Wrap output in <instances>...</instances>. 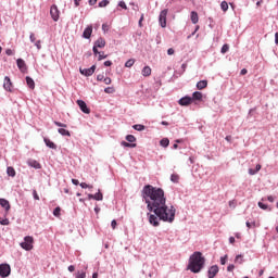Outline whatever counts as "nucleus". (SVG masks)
<instances>
[{"label":"nucleus","instance_id":"f257e3e1","mask_svg":"<svg viewBox=\"0 0 278 278\" xmlns=\"http://www.w3.org/2000/svg\"><path fill=\"white\" fill-rule=\"evenodd\" d=\"M143 199L150 212L155 215L149 214V223L153 227H160V220L164 223H174L177 210L173 205H166V195L164 189L146 185L142 190Z\"/></svg>","mask_w":278,"mask_h":278},{"label":"nucleus","instance_id":"f03ea898","mask_svg":"<svg viewBox=\"0 0 278 278\" xmlns=\"http://www.w3.org/2000/svg\"><path fill=\"white\" fill-rule=\"evenodd\" d=\"M204 267H205V256H203V253L193 252V254H191L189 257L187 270H190L191 273L197 274L200 270H203Z\"/></svg>","mask_w":278,"mask_h":278},{"label":"nucleus","instance_id":"7ed1b4c3","mask_svg":"<svg viewBox=\"0 0 278 278\" xmlns=\"http://www.w3.org/2000/svg\"><path fill=\"white\" fill-rule=\"evenodd\" d=\"M24 251H31L34 249V237L27 236L24 238V242L20 244Z\"/></svg>","mask_w":278,"mask_h":278},{"label":"nucleus","instance_id":"20e7f679","mask_svg":"<svg viewBox=\"0 0 278 278\" xmlns=\"http://www.w3.org/2000/svg\"><path fill=\"white\" fill-rule=\"evenodd\" d=\"M12 273V267L9 264H0V277L5 278L10 277Z\"/></svg>","mask_w":278,"mask_h":278},{"label":"nucleus","instance_id":"39448f33","mask_svg":"<svg viewBox=\"0 0 278 278\" xmlns=\"http://www.w3.org/2000/svg\"><path fill=\"white\" fill-rule=\"evenodd\" d=\"M166 16H168V10L164 9L163 11H161L160 16H159V22L161 27H166Z\"/></svg>","mask_w":278,"mask_h":278},{"label":"nucleus","instance_id":"423d86ee","mask_svg":"<svg viewBox=\"0 0 278 278\" xmlns=\"http://www.w3.org/2000/svg\"><path fill=\"white\" fill-rule=\"evenodd\" d=\"M50 14L53 21L55 22L60 21V10L58 9V5L53 4L51 7Z\"/></svg>","mask_w":278,"mask_h":278},{"label":"nucleus","instance_id":"0eeeda50","mask_svg":"<svg viewBox=\"0 0 278 278\" xmlns=\"http://www.w3.org/2000/svg\"><path fill=\"white\" fill-rule=\"evenodd\" d=\"M3 88L8 92H12V88H14V85L12 84V80L8 76L4 77Z\"/></svg>","mask_w":278,"mask_h":278},{"label":"nucleus","instance_id":"6e6552de","mask_svg":"<svg viewBox=\"0 0 278 278\" xmlns=\"http://www.w3.org/2000/svg\"><path fill=\"white\" fill-rule=\"evenodd\" d=\"M94 71H97V65H92L90 68L80 70L81 75H85V77H90L91 75H94Z\"/></svg>","mask_w":278,"mask_h":278},{"label":"nucleus","instance_id":"1a4fd4ad","mask_svg":"<svg viewBox=\"0 0 278 278\" xmlns=\"http://www.w3.org/2000/svg\"><path fill=\"white\" fill-rule=\"evenodd\" d=\"M76 103L81 112H84V114H90V109H88V105L86 104V102H84V100H77Z\"/></svg>","mask_w":278,"mask_h":278},{"label":"nucleus","instance_id":"9d476101","mask_svg":"<svg viewBox=\"0 0 278 278\" xmlns=\"http://www.w3.org/2000/svg\"><path fill=\"white\" fill-rule=\"evenodd\" d=\"M218 267H217V265H213V266H211L210 268H208V271H207V274H208V278H214V277H216V275H218Z\"/></svg>","mask_w":278,"mask_h":278},{"label":"nucleus","instance_id":"9b49d317","mask_svg":"<svg viewBox=\"0 0 278 278\" xmlns=\"http://www.w3.org/2000/svg\"><path fill=\"white\" fill-rule=\"evenodd\" d=\"M16 64L17 68H20L22 73H25V71H27V64H25V61L23 59H17Z\"/></svg>","mask_w":278,"mask_h":278},{"label":"nucleus","instance_id":"f8f14e48","mask_svg":"<svg viewBox=\"0 0 278 278\" xmlns=\"http://www.w3.org/2000/svg\"><path fill=\"white\" fill-rule=\"evenodd\" d=\"M0 205L5 210V212H10V208H11L10 201L3 198H0Z\"/></svg>","mask_w":278,"mask_h":278},{"label":"nucleus","instance_id":"ddd939ff","mask_svg":"<svg viewBox=\"0 0 278 278\" xmlns=\"http://www.w3.org/2000/svg\"><path fill=\"white\" fill-rule=\"evenodd\" d=\"M90 36H92V26H87L83 33V38H86L87 40L90 39Z\"/></svg>","mask_w":278,"mask_h":278},{"label":"nucleus","instance_id":"4468645a","mask_svg":"<svg viewBox=\"0 0 278 278\" xmlns=\"http://www.w3.org/2000/svg\"><path fill=\"white\" fill-rule=\"evenodd\" d=\"M93 47H97L98 49L105 48V39L103 37L98 38V40L94 42Z\"/></svg>","mask_w":278,"mask_h":278},{"label":"nucleus","instance_id":"2eb2a0df","mask_svg":"<svg viewBox=\"0 0 278 278\" xmlns=\"http://www.w3.org/2000/svg\"><path fill=\"white\" fill-rule=\"evenodd\" d=\"M192 103V98L185 97L179 100V105H190Z\"/></svg>","mask_w":278,"mask_h":278},{"label":"nucleus","instance_id":"dca6fc26","mask_svg":"<svg viewBox=\"0 0 278 278\" xmlns=\"http://www.w3.org/2000/svg\"><path fill=\"white\" fill-rule=\"evenodd\" d=\"M45 144L49 147V149H58V146L51 141L49 138H43Z\"/></svg>","mask_w":278,"mask_h":278},{"label":"nucleus","instance_id":"f3484780","mask_svg":"<svg viewBox=\"0 0 278 278\" xmlns=\"http://www.w3.org/2000/svg\"><path fill=\"white\" fill-rule=\"evenodd\" d=\"M26 84H27L28 88H30V90H34V88H36V83L29 76L26 77Z\"/></svg>","mask_w":278,"mask_h":278},{"label":"nucleus","instance_id":"a211bd4d","mask_svg":"<svg viewBox=\"0 0 278 278\" xmlns=\"http://www.w3.org/2000/svg\"><path fill=\"white\" fill-rule=\"evenodd\" d=\"M198 90H205L207 88V80H200L197 84Z\"/></svg>","mask_w":278,"mask_h":278},{"label":"nucleus","instance_id":"6ab92c4d","mask_svg":"<svg viewBox=\"0 0 278 278\" xmlns=\"http://www.w3.org/2000/svg\"><path fill=\"white\" fill-rule=\"evenodd\" d=\"M191 23H193V25H197V23H199V13H197V11L191 12Z\"/></svg>","mask_w":278,"mask_h":278},{"label":"nucleus","instance_id":"aec40b11","mask_svg":"<svg viewBox=\"0 0 278 278\" xmlns=\"http://www.w3.org/2000/svg\"><path fill=\"white\" fill-rule=\"evenodd\" d=\"M260 170H262V165L261 164H257L255 166V169L253 168H250L249 169V175H257V173H260Z\"/></svg>","mask_w":278,"mask_h":278},{"label":"nucleus","instance_id":"412c9836","mask_svg":"<svg viewBox=\"0 0 278 278\" xmlns=\"http://www.w3.org/2000/svg\"><path fill=\"white\" fill-rule=\"evenodd\" d=\"M141 75H143V77H151V68L149 66H144L141 71Z\"/></svg>","mask_w":278,"mask_h":278},{"label":"nucleus","instance_id":"4be33fe9","mask_svg":"<svg viewBox=\"0 0 278 278\" xmlns=\"http://www.w3.org/2000/svg\"><path fill=\"white\" fill-rule=\"evenodd\" d=\"M194 101H201L203 99V93H201V91H195L192 94V98Z\"/></svg>","mask_w":278,"mask_h":278},{"label":"nucleus","instance_id":"5701e85b","mask_svg":"<svg viewBox=\"0 0 278 278\" xmlns=\"http://www.w3.org/2000/svg\"><path fill=\"white\" fill-rule=\"evenodd\" d=\"M7 175H9V177H16V169H14L12 166H9L7 168Z\"/></svg>","mask_w":278,"mask_h":278},{"label":"nucleus","instance_id":"b1692460","mask_svg":"<svg viewBox=\"0 0 278 278\" xmlns=\"http://www.w3.org/2000/svg\"><path fill=\"white\" fill-rule=\"evenodd\" d=\"M28 166H31L33 168H41L40 164L36 160H31L28 162Z\"/></svg>","mask_w":278,"mask_h":278},{"label":"nucleus","instance_id":"393cba45","mask_svg":"<svg viewBox=\"0 0 278 278\" xmlns=\"http://www.w3.org/2000/svg\"><path fill=\"white\" fill-rule=\"evenodd\" d=\"M94 201H103V193H101V190L99 189L96 194H93Z\"/></svg>","mask_w":278,"mask_h":278},{"label":"nucleus","instance_id":"a878e982","mask_svg":"<svg viewBox=\"0 0 278 278\" xmlns=\"http://www.w3.org/2000/svg\"><path fill=\"white\" fill-rule=\"evenodd\" d=\"M58 131H59V134H61V136L71 137V131H68V130L65 129V128H59Z\"/></svg>","mask_w":278,"mask_h":278},{"label":"nucleus","instance_id":"bb28decb","mask_svg":"<svg viewBox=\"0 0 278 278\" xmlns=\"http://www.w3.org/2000/svg\"><path fill=\"white\" fill-rule=\"evenodd\" d=\"M160 144L161 147H168L170 144V140H168V138H163L161 141H160Z\"/></svg>","mask_w":278,"mask_h":278},{"label":"nucleus","instance_id":"cd10ccee","mask_svg":"<svg viewBox=\"0 0 278 278\" xmlns=\"http://www.w3.org/2000/svg\"><path fill=\"white\" fill-rule=\"evenodd\" d=\"M122 147H126V148H129V149H136L137 144L136 143H129V142H126V141H122Z\"/></svg>","mask_w":278,"mask_h":278},{"label":"nucleus","instance_id":"c85d7f7f","mask_svg":"<svg viewBox=\"0 0 278 278\" xmlns=\"http://www.w3.org/2000/svg\"><path fill=\"white\" fill-rule=\"evenodd\" d=\"M134 129H136V131H144L146 127L142 124H136L132 126Z\"/></svg>","mask_w":278,"mask_h":278},{"label":"nucleus","instance_id":"c756f323","mask_svg":"<svg viewBox=\"0 0 278 278\" xmlns=\"http://www.w3.org/2000/svg\"><path fill=\"white\" fill-rule=\"evenodd\" d=\"M170 181H173V184H179V175L178 174H172Z\"/></svg>","mask_w":278,"mask_h":278},{"label":"nucleus","instance_id":"7c9ffc66","mask_svg":"<svg viewBox=\"0 0 278 278\" xmlns=\"http://www.w3.org/2000/svg\"><path fill=\"white\" fill-rule=\"evenodd\" d=\"M134 64H136V60L129 59V60L125 63V66H126V68H131V66H134Z\"/></svg>","mask_w":278,"mask_h":278},{"label":"nucleus","instance_id":"2f4dec72","mask_svg":"<svg viewBox=\"0 0 278 278\" xmlns=\"http://www.w3.org/2000/svg\"><path fill=\"white\" fill-rule=\"evenodd\" d=\"M62 208L60 206L55 207L53 211V216H56V218H60Z\"/></svg>","mask_w":278,"mask_h":278},{"label":"nucleus","instance_id":"473e14b6","mask_svg":"<svg viewBox=\"0 0 278 278\" xmlns=\"http://www.w3.org/2000/svg\"><path fill=\"white\" fill-rule=\"evenodd\" d=\"M220 8H222L223 12H227V10H229V4L227 3V1H223L220 3Z\"/></svg>","mask_w":278,"mask_h":278},{"label":"nucleus","instance_id":"72a5a7b5","mask_svg":"<svg viewBox=\"0 0 278 278\" xmlns=\"http://www.w3.org/2000/svg\"><path fill=\"white\" fill-rule=\"evenodd\" d=\"M108 5H110L109 0H102L99 2V8H108Z\"/></svg>","mask_w":278,"mask_h":278},{"label":"nucleus","instance_id":"f704fd0d","mask_svg":"<svg viewBox=\"0 0 278 278\" xmlns=\"http://www.w3.org/2000/svg\"><path fill=\"white\" fill-rule=\"evenodd\" d=\"M126 140H127V142H136V138L134 137V135H128V136H126Z\"/></svg>","mask_w":278,"mask_h":278},{"label":"nucleus","instance_id":"c9c22d12","mask_svg":"<svg viewBox=\"0 0 278 278\" xmlns=\"http://www.w3.org/2000/svg\"><path fill=\"white\" fill-rule=\"evenodd\" d=\"M102 30L104 31V34H106V31H110V24L108 23L102 24Z\"/></svg>","mask_w":278,"mask_h":278},{"label":"nucleus","instance_id":"e433bc0d","mask_svg":"<svg viewBox=\"0 0 278 278\" xmlns=\"http://www.w3.org/2000/svg\"><path fill=\"white\" fill-rule=\"evenodd\" d=\"M105 58H108V54H105V52H100L98 60H99V62H101V60H105Z\"/></svg>","mask_w":278,"mask_h":278},{"label":"nucleus","instance_id":"4c0bfd02","mask_svg":"<svg viewBox=\"0 0 278 278\" xmlns=\"http://www.w3.org/2000/svg\"><path fill=\"white\" fill-rule=\"evenodd\" d=\"M245 225H247L248 229H251L252 227H257L255 222H247Z\"/></svg>","mask_w":278,"mask_h":278},{"label":"nucleus","instance_id":"58836bf2","mask_svg":"<svg viewBox=\"0 0 278 278\" xmlns=\"http://www.w3.org/2000/svg\"><path fill=\"white\" fill-rule=\"evenodd\" d=\"M227 51H229V45L225 43V45L222 47L220 52H222V53H227Z\"/></svg>","mask_w":278,"mask_h":278},{"label":"nucleus","instance_id":"ea45409f","mask_svg":"<svg viewBox=\"0 0 278 278\" xmlns=\"http://www.w3.org/2000/svg\"><path fill=\"white\" fill-rule=\"evenodd\" d=\"M76 278H86V271H77Z\"/></svg>","mask_w":278,"mask_h":278},{"label":"nucleus","instance_id":"a19ab883","mask_svg":"<svg viewBox=\"0 0 278 278\" xmlns=\"http://www.w3.org/2000/svg\"><path fill=\"white\" fill-rule=\"evenodd\" d=\"M41 42H42L41 40L35 41V47L38 49V51H40V49H42Z\"/></svg>","mask_w":278,"mask_h":278},{"label":"nucleus","instance_id":"79ce46f5","mask_svg":"<svg viewBox=\"0 0 278 278\" xmlns=\"http://www.w3.org/2000/svg\"><path fill=\"white\" fill-rule=\"evenodd\" d=\"M54 125H56V127H63L64 129L67 127L66 124L60 122H54Z\"/></svg>","mask_w":278,"mask_h":278},{"label":"nucleus","instance_id":"37998d69","mask_svg":"<svg viewBox=\"0 0 278 278\" xmlns=\"http://www.w3.org/2000/svg\"><path fill=\"white\" fill-rule=\"evenodd\" d=\"M104 92H106V94H112V92H114V88L108 87L104 89Z\"/></svg>","mask_w":278,"mask_h":278},{"label":"nucleus","instance_id":"c03bdc74","mask_svg":"<svg viewBox=\"0 0 278 278\" xmlns=\"http://www.w3.org/2000/svg\"><path fill=\"white\" fill-rule=\"evenodd\" d=\"M33 197L35 201H40V197L38 195V192L36 190L33 191Z\"/></svg>","mask_w":278,"mask_h":278},{"label":"nucleus","instance_id":"a18cd8bd","mask_svg":"<svg viewBox=\"0 0 278 278\" xmlns=\"http://www.w3.org/2000/svg\"><path fill=\"white\" fill-rule=\"evenodd\" d=\"M235 262H237L238 264H242V255H237Z\"/></svg>","mask_w":278,"mask_h":278},{"label":"nucleus","instance_id":"49530a36","mask_svg":"<svg viewBox=\"0 0 278 278\" xmlns=\"http://www.w3.org/2000/svg\"><path fill=\"white\" fill-rule=\"evenodd\" d=\"M103 83H104L106 86H110V84H112V78L106 77V78L103 79Z\"/></svg>","mask_w":278,"mask_h":278},{"label":"nucleus","instance_id":"de8ad7c7","mask_svg":"<svg viewBox=\"0 0 278 278\" xmlns=\"http://www.w3.org/2000/svg\"><path fill=\"white\" fill-rule=\"evenodd\" d=\"M220 264L222 266H225V264H227V255L220 257Z\"/></svg>","mask_w":278,"mask_h":278},{"label":"nucleus","instance_id":"09e8293b","mask_svg":"<svg viewBox=\"0 0 278 278\" xmlns=\"http://www.w3.org/2000/svg\"><path fill=\"white\" fill-rule=\"evenodd\" d=\"M236 266L233 264L228 265L227 270L228 273H233Z\"/></svg>","mask_w":278,"mask_h":278},{"label":"nucleus","instance_id":"8fccbe9b","mask_svg":"<svg viewBox=\"0 0 278 278\" xmlns=\"http://www.w3.org/2000/svg\"><path fill=\"white\" fill-rule=\"evenodd\" d=\"M258 207H261V210H268V205H266L262 202H258Z\"/></svg>","mask_w":278,"mask_h":278},{"label":"nucleus","instance_id":"3c124183","mask_svg":"<svg viewBox=\"0 0 278 278\" xmlns=\"http://www.w3.org/2000/svg\"><path fill=\"white\" fill-rule=\"evenodd\" d=\"M118 5L119 8H123V10H127V4L125 3V1H119Z\"/></svg>","mask_w":278,"mask_h":278},{"label":"nucleus","instance_id":"603ef678","mask_svg":"<svg viewBox=\"0 0 278 278\" xmlns=\"http://www.w3.org/2000/svg\"><path fill=\"white\" fill-rule=\"evenodd\" d=\"M29 39H30V42H36V34L30 33Z\"/></svg>","mask_w":278,"mask_h":278},{"label":"nucleus","instance_id":"864d4df0","mask_svg":"<svg viewBox=\"0 0 278 278\" xmlns=\"http://www.w3.org/2000/svg\"><path fill=\"white\" fill-rule=\"evenodd\" d=\"M0 225H10V219L5 218L0 220Z\"/></svg>","mask_w":278,"mask_h":278},{"label":"nucleus","instance_id":"5fc2aeb1","mask_svg":"<svg viewBox=\"0 0 278 278\" xmlns=\"http://www.w3.org/2000/svg\"><path fill=\"white\" fill-rule=\"evenodd\" d=\"M80 188H84V189H86V188H92V186H90V185H88V184H86V182H81V184H80Z\"/></svg>","mask_w":278,"mask_h":278},{"label":"nucleus","instance_id":"6e6d98bb","mask_svg":"<svg viewBox=\"0 0 278 278\" xmlns=\"http://www.w3.org/2000/svg\"><path fill=\"white\" fill-rule=\"evenodd\" d=\"M92 51L94 55H99V53H101L99 52V49L96 46H93Z\"/></svg>","mask_w":278,"mask_h":278},{"label":"nucleus","instance_id":"4d7b16f0","mask_svg":"<svg viewBox=\"0 0 278 278\" xmlns=\"http://www.w3.org/2000/svg\"><path fill=\"white\" fill-rule=\"evenodd\" d=\"M167 54H168V55H175V49L169 48V49L167 50Z\"/></svg>","mask_w":278,"mask_h":278},{"label":"nucleus","instance_id":"13d9d810","mask_svg":"<svg viewBox=\"0 0 278 278\" xmlns=\"http://www.w3.org/2000/svg\"><path fill=\"white\" fill-rule=\"evenodd\" d=\"M116 225H117L116 219H113V220L111 222V227H112V229H116Z\"/></svg>","mask_w":278,"mask_h":278},{"label":"nucleus","instance_id":"bf43d9fd","mask_svg":"<svg viewBox=\"0 0 278 278\" xmlns=\"http://www.w3.org/2000/svg\"><path fill=\"white\" fill-rule=\"evenodd\" d=\"M7 55H14V51L12 49L5 50Z\"/></svg>","mask_w":278,"mask_h":278},{"label":"nucleus","instance_id":"052dcab7","mask_svg":"<svg viewBox=\"0 0 278 278\" xmlns=\"http://www.w3.org/2000/svg\"><path fill=\"white\" fill-rule=\"evenodd\" d=\"M103 79H105V77L103 75L100 74L97 76L98 81H103Z\"/></svg>","mask_w":278,"mask_h":278},{"label":"nucleus","instance_id":"680f3d73","mask_svg":"<svg viewBox=\"0 0 278 278\" xmlns=\"http://www.w3.org/2000/svg\"><path fill=\"white\" fill-rule=\"evenodd\" d=\"M142 21H144V14H141V17L139 20V27H142Z\"/></svg>","mask_w":278,"mask_h":278},{"label":"nucleus","instance_id":"e2e57ef3","mask_svg":"<svg viewBox=\"0 0 278 278\" xmlns=\"http://www.w3.org/2000/svg\"><path fill=\"white\" fill-rule=\"evenodd\" d=\"M67 269L70 273H75V267L73 265H70Z\"/></svg>","mask_w":278,"mask_h":278},{"label":"nucleus","instance_id":"0e129e2a","mask_svg":"<svg viewBox=\"0 0 278 278\" xmlns=\"http://www.w3.org/2000/svg\"><path fill=\"white\" fill-rule=\"evenodd\" d=\"M99 0H89V5H97Z\"/></svg>","mask_w":278,"mask_h":278},{"label":"nucleus","instance_id":"69168bd1","mask_svg":"<svg viewBox=\"0 0 278 278\" xmlns=\"http://www.w3.org/2000/svg\"><path fill=\"white\" fill-rule=\"evenodd\" d=\"M104 66H112V61H105Z\"/></svg>","mask_w":278,"mask_h":278},{"label":"nucleus","instance_id":"338daca9","mask_svg":"<svg viewBox=\"0 0 278 278\" xmlns=\"http://www.w3.org/2000/svg\"><path fill=\"white\" fill-rule=\"evenodd\" d=\"M249 73V71H247V68L241 70V75H247Z\"/></svg>","mask_w":278,"mask_h":278},{"label":"nucleus","instance_id":"774afa93","mask_svg":"<svg viewBox=\"0 0 278 278\" xmlns=\"http://www.w3.org/2000/svg\"><path fill=\"white\" fill-rule=\"evenodd\" d=\"M275 42L278 46V33L275 34Z\"/></svg>","mask_w":278,"mask_h":278}]
</instances>
